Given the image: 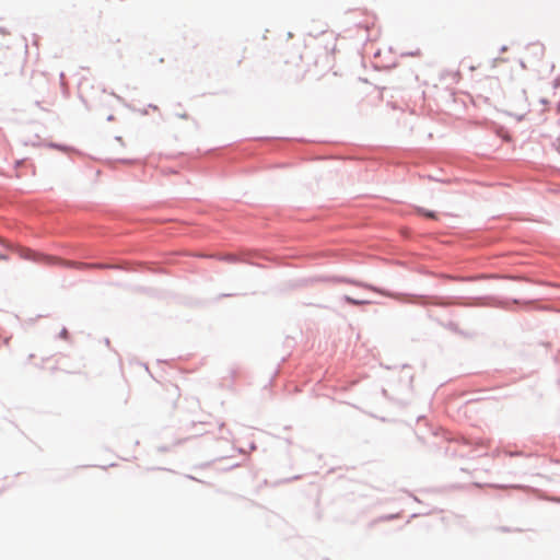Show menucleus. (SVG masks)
I'll list each match as a JSON object with an SVG mask.
<instances>
[{
	"mask_svg": "<svg viewBox=\"0 0 560 560\" xmlns=\"http://www.w3.org/2000/svg\"><path fill=\"white\" fill-rule=\"evenodd\" d=\"M22 256L26 259H35L43 261L48 265H61L65 267H75L79 269H91V268H110L112 266L102 265V264H85V262H72V261H62L56 257L44 256L39 254H35L30 249H24Z\"/></svg>",
	"mask_w": 560,
	"mask_h": 560,
	"instance_id": "obj_1",
	"label": "nucleus"
},
{
	"mask_svg": "<svg viewBox=\"0 0 560 560\" xmlns=\"http://www.w3.org/2000/svg\"><path fill=\"white\" fill-rule=\"evenodd\" d=\"M345 300H346L349 304H352V305H361V304L366 303V301H364V300H358V299H353V298H351V296H345Z\"/></svg>",
	"mask_w": 560,
	"mask_h": 560,
	"instance_id": "obj_2",
	"label": "nucleus"
},
{
	"mask_svg": "<svg viewBox=\"0 0 560 560\" xmlns=\"http://www.w3.org/2000/svg\"><path fill=\"white\" fill-rule=\"evenodd\" d=\"M424 214L429 218H434V214L432 212H425Z\"/></svg>",
	"mask_w": 560,
	"mask_h": 560,
	"instance_id": "obj_3",
	"label": "nucleus"
}]
</instances>
